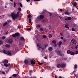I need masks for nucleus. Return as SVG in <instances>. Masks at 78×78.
<instances>
[{"label": "nucleus", "mask_w": 78, "mask_h": 78, "mask_svg": "<svg viewBox=\"0 0 78 78\" xmlns=\"http://www.w3.org/2000/svg\"><path fill=\"white\" fill-rule=\"evenodd\" d=\"M19 16V12H18L16 14H15L14 13H12L11 14V16L12 17L13 20H16L18 17Z\"/></svg>", "instance_id": "1"}, {"label": "nucleus", "mask_w": 78, "mask_h": 78, "mask_svg": "<svg viewBox=\"0 0 78 78\" xmlns=\"http://www.w3.org/2000/svg\"><path fill=\"white\" fill-rule=\"evenodd\" d=\"M20 35V34L19 33H15V34H13L12 35V36L14 37H16L17 36H18Z\"/></svg>", "instance_id": "2"}, {"label": "nucleus", "mask_w": 78, "mask_h": 78, "mask_svg": "<svg viewBox=\"0 0 78 78\" xmlns=\"http://www.w3.org/2000/svg\"><path fill=\"white\" fill-rule=\"evenodd\" d=\"M24 62L26 65H30V63H29V62L28 60L26 59L24 61Z\"/></svg>", "instance_id": "3"}, {"label": "nucleus", "mask_w": 78, "mask_h": 78, "mask_svg": "<svg viewBox=\"0 0 78 78\" xmlns=\"http://www.w3.org/2000/svg\"><path fill=\"white\" fill-rule=\"evenodd\" d=\"M72 19V18L71 17H68L67 18H65L64 20H70Z\"/></svg>", "instance_id": "4"}, {"label": "nucleus", "mask_w": 78, "mask_h": 78, "mask_svg": "<svg viewBox=\"0 0 78 78\" xmlns=\"http://www.w3.org/2000/svg\"><path fill=\"white\" fill-rule=\"evenodd\" d=\"M71 42L73 44L76 43V41L75 39H73L71 40Z\"/></svg>", "instance_id": "5"}, {"label": "nucleus", "mask_w": 78, "mask_h": 78, "mask_svg": "<svg viewBox=\"0 0 78 78\" xmlns=\"http://www.w3.org/2000/svg\"><path fill=\"white\" fill-rule=\"evenodd\" d=\"M65 13L66 14H67V15H69V14H70L72 13V12H69L66 11H65Z\"/></svg>", "instance_id": "6"}, {"label": "nucleus", "mask_w": 78, "mask_h": 78, "mask_svg": "<svg viewBox=\"0 0 78 78\" xmlns=\"http://www.w3.org/2000/svg\"><path fill=\"white\" fill-rule=\"evenodd\" d=\"M56 53H57V54L58 55H61V52L58 50L56 51Z\"/></svg>", "instance_id": "7"}, {"label": "nucleus", "mask_w": 78, "mask_h": 78, "mask_svg": "<svg viewBox=\"0 0 78 78\" xmlns=\"http://www.w3.org/2000/svg\"><path fill=\"white\" fill-rule=\"evenodd\" d=\"M73 7L75 8V7H76V6L77 5V3L76 2H74V3H73Z\"/></svg>", "instance_id": "8"}, {"label": "nucleus", "mask_w": 78, "mask_h": 78, "mask_svg": "<svg viewBox=\"0 0 78 78\" xmlns=\"http://www.w3.org/2000/svg\"><path fill=\"white\" fill-rule=\"evenodd\" d=\"M8 60L6 59L5 60L3 61V63L4 64H8Z\"/></svg>", "instance_id": "9"}, {"label": "nucleus", "mask_w": 78, "mask_h": 78, "mask_svg": "<svg viewBox=\"0 0 78 78\" xmlns=\"http://www.w3.org/2000/svg\"><path fill=\"white\" fill-rule=\"evenodd\" d=\"M30 63L32 65H34V64H35V62L34 61H33V60H32L31 61Z\"/></svg>", "instance_id": "10"}, {"label": "nucleus", "mask_w": 78, "mask_h": 78, "mask_svg": "<svg viewBox=\"0 0 78 78\" xmlns=\"http://www.w3.org/2000/svg\"><path fill=\"white\" fill-rule=\"evenodd\" d=\"M37 46L39 48H41V47H42V45H41V44L39 43H38L37 44Z\"/></svg>", "instance_id": "11"}, {"label": "nucleus", "mask_w": 78, "mask_h": 78, "mask_svg": "<svg viewBox=\"0 0 78 78\" xmlns=\"http://www.w3.org/2000/svg\"><path fill=\"white\" fill-rule=\"evenodd\" d=\"M8 43L10 44H12V40L11 39H9L8 40Z\"/></svg>", "instance_id": "12"}, {"label": "nucleus", "mask_w": 78, "mask_h": 78, "mask_svg": "<svg viewBox=\"0 0 78 78\" xmlns=\"http://www.w3.org/2000/svg\"><path fill=\"white\" fill-rule=\"evenodd\" d=\"M65 67H66V64H62L61 65V67L62 68H64Z\"/></svg>", "instance_id": "13"}, {"label": "nucleus", "mask_w": 78, "mask_h": 78, "mask_svg": "<svg viewBox=\"0 0 78 78\" xmlns=\"http://www.w3.org/2000/svg\"><path fill=\"white\" fill-rule=\"evenodd\" d=\"M40 17L41 19H44V16L43 15H40Z\"/></svg>", "instance_id": "14"}, {"label": "nucleus", "mask_w": 78, "mask_h": 78, "mask_svg": "<svg viewBox=\"0 0 78 78\" xmlns=\"http://www.w3.org/2000/svg\"><path fill=\"white\" fill-rule=\"evenodd\" d=\"M48 50L49 51H52L53 49L52 48V47H49L48 48Z\"/></svg>", "instance_id": "15"}, {"label": "nucleus", "mask_w": 78, "mask_h": 78, "mask_svg": "<svg viewBox=\"0 0 78 78\" xmlns=\"http://www.w3.org/2000/svg\"><path fill=\"white\" fill-rule=\"evenodd\" d=\"M8 55L9 56H12V54L9 51H8L7 53Z\"/></svg>", "instance_id": "16"}, {"label": "nucleus", "mask_w": 78, "mask_h": 78, "mask_svg": "<svg viewBox=\"0 0 78 78\" xmlns=\"http://www.w3.org/2000/svg\"><path fill=\"white\" fill-rule=\"evenodd\" d=\"M65 28H68V29H69V27H68V24H66V25H65Z\"/></svg>", "instance_id": "17"}, {"label": "nucleus", "mask_w": 78, "mask_h": 78, "mask_svg": "<svg viewBox=\"0 0 78 78\" xmlns=\"http://www.w3.org/2000/svg\"><path fill=\"white\" fill-rule=\"evenodd\" d=\"M3 53H5V55H7L8 54V52L5 50L3 51Z\"/></svg>", "instance_id": "18"}, {"label": "nucleus", "mask_w": 78, "mask_h": 78, "mask_svg": "<svg viewBox=\"0 0 78 78\" xmlns=\"http://www.w3.org/2000/svg\"><path fill=\"white\" fill-rule=\"evenodd\" d=\"M3 53H5V55H7L8 54V52L5 50L3 51Z\"/></svg>", "instance_id": "19"}, {"label": "nucleus", "mask_w": 78, "mask_h": 78, "mask_svg": "<svg viewBox=\"0 0 78 78\" xmlns=\"http://www.w3.org/2000/svg\"><path fill=\"white\" fill-rule=\"evenodd\" d=\"M61 44H62V42L59 41L58 42V46L59 47L61 45Z\"/></svg>", "instance_id": "20"}, {"label": "nucleus", "mask_w": 78, "mask_h": 78, "mask_svg": "<svg viewBox=\"0 0 78 78\" xmlns=\"http://www.w3.org/2000/svg\"><path fill=\"white\" fill-rule=\"evenodd\" d=\"M13 76H14V77H16V76H18V74H14L12 75Z\"/></svg>", "instance_id": "21"}, {"label": "nucleus", "mask_w": 78, "mask_h": 78, "mask_svg": "<svg viewBox=\"0 0 78 78\" xmlns=\"http://www.w3.org/2000/svg\"><path fill=\"white\" fill-rule=\"evenodd\" d=\"M7 24H8V23L7 22H6L3 24V27H5V26H6V25Z\"/></svg>", "instance_id": "22"}, {"label": "nucleus", "mask_w": 78, "mask_h": 78, "mask_svg": "<svg viewBox=\"0 0 78 78\" xmlns=\"http://www.w3.org/2000/svg\"><path fill=\"white\" fill-rule=\"evenodd\" d=\"M58 68H60V67H61V65L60 64H58L57 65Z\"/></svg>", "instance_id": "23"}, {"label": "nucleus", "mask_w": 78, "mask_h": 78, "mask_svg": "<svg viewBox=\"0 0 78 78\" xmlns=\"http://www.w3.org/2000/svg\"><path fill=\"white\" fill-rule=\"evenodd\" d=\"M20 39V40H21V41H24L25 40V39H24V38H23V37H21Z\"/></svg>", "instance_id": "24"}, {"label": "nucleus", "mask_w": 78, "mask_h": 78, "mask_svg": "<svg viewBox=\"0 0 78 78\" xmlns=\"http://www.w3.org/2000/svg\"><path fill=\"white\" fill-rule=\"evenodd\" d=\"M71 52V51L70 50H68L67 51V53L68 54H70Z\"/></svg>", "instance_id": "25"}, {"label": "nucleus", "mask_w": 78, "mask_h": 78, "mask_svg": "<svg viewBox=\"0 0 78 78\" xmlns=\"http://www.w3.org/2000/svg\"><path fill=\"white\" fill-rule=\"evenodd\" d=\"M42 37H43V38H47V36H46L45 35H42Z\"/></svg>", "instance_id": "26"}, {"label": "nucleus", "mask_w": 78, "mask_h": 78, "mask_svg": "<svg viewBox=\"0 0 78 78\" xmlns=\"http://www.w3.org/2000/svg\"><path fill=\"white\" fill-rule=\"evenodd\" d=\"M70 54L71 55H75V53H74L72 52H71Z\"/></svg>", "instance_id": "27"}, {"label": "nucleus", "mask_w": 78, "mask_h": 78, "mask_svg": "<svg viewBox=\"0 0 78 78\" xmlns=\"http://www.w3.org/2000/svg\"><path fill=\"white\" fill-rule=\"evenodd\" d=\"M5 47H6L9 48V47H10V46L9 44H7L6 45Z\"/></svg>", "instance_id": "28"}, {"label": "nucleus", "mask_w": 78, "mask_h": 78, "mask_svg": "<svg viewBox=\"0 0 78 78\" xmlns=\"http://www.w3.org/2000/svg\"><path fill=\"white\" fill-rule=\"evenodd\" d=\"M6 37L5 36H3L2 37V39L3 40L5 39L6 38Z\"/></svg>", "instance_id": "29"}, {"label": "nucleus", "mask_w": 78, "mask_h": 78, "mask_svg": "<svg viewBox=\"0 0 78 78\" xmlns=\"http://www.w3.org/2000/svg\"><path fill=\"white\" fill-rule=\"evenodd\" d=\"M28 18H31V17H32V16L31 15H29L28 16Z\"/></svg>", "instance_id": "30"}, {"label": "nucleus", "mask_w": 78, "mask_h": 78, "mask_svg": "<svg viewBox=\"0 0 78 78\" xmlns=\"http://www.w3.org/2000/svg\"><path fill=\"white\" fill-rule=\"evenodd\" d=\"M40 31H44V29H43V28H40Z\"/></svg>", "instance_id": "31"}, {"label": "nucleus", "mask_w": 78, "mask_h": 78, "mask_svg": "<svg viewBox=\"0 0 78 78\" xmlns=\"http://www.w3.org/2000/svg\"><path fill=\"white\" fill-rule=\"evenodd\" d=\"M29 22L30 23H31V19H29Z\"/></svg>", "instance_id": "32"}, {"label": "nucleus", "mask_w": 78, "mask_h": 78, "mask_svg": "<svg viewBox=\"0 0 78 78\" xmlns=\"http://www.w3.org/2000/svg\"><path fill=\"white\" fill-rule=\"evenodd\" d=\"M16 2H14V7H16Z\"/></svg>", "instance_id": "33"}, {"label": "nucleus", "mask_w": 78, "mask_h": 78, "mask_svg": "<svg viewBox=\"0 0 78 78\" xmlns=\"http://www.w3.org/2000/svg\"><path fill=\"white\" fill-rule=\"evenodd\" d=\"M52 43L53 44H56V41L55 40H54L52 41Z\"/></svg>", "instance_id": "34"}, {"label": "nucleus", "mask_w": 78, "mask_h": 78, "mask_svg": "<svg viewBox=\"0 0 78 78\" xmlns=\"http://www.w3.org/2000/svg\"><path fill=\"white\" fill-rule=\"evenodd\" d=\"M52 37V36H51V34H49V38H51V37Z\"/></svg>", "instance_id": "35"}, {"label": "nucleus", "mask_w": 78, "mask_h": 78, "mask_svg": "<svg viewBox=\"0 0 78 78\" xmlns=\"http://www.w3.org/2000/svg\"><path fill=\"white\" fill-rule=\"evenodd\" d=\"M4 66H5V67H9V66H8V64H5L4 65Z\"/></svg>", "instance_id": "36"}, {"label": "nucleus", "mask_w": 78, "mask_h": 78, "mask_svg": "<svg viewBox=\"0 0 78 78\" xmlns=\"http://www.w3.org/2000/svg\"><path fill=\"white\" fill-rule=\"evenodd\" d=\"M44 30H45V32H48V30L46 28L44 29Z\"/></svg>", "instance_id": "37"}, {"label": "nucleus", "mask_w": 78, "mask_h": 78, "mask_svg": "<svg viewBox=\"0 0 78 78\" xmlns=\"http://www.w3.org/2000/svg\"><path fill=\"white\" fill-rule=\"evenodd\" d=\"M48 13H49V16H51L52 15V13H50L49 12H48Z\"/></svg>", "instance_id": "38"}, {"label": "nucleus", "mask_w": 78, "mask_h": 78, "mask_svg": "<svg viewBox=\"0 0 78 78\" xmlns=\"http://www.w3.org/2000/svg\"><path fill=\"white\" fill-rule=\"evenodd\" d=\"M37 27H38V28H40L41 27V25H37Z\"/></svg>", "instance_id": "39"}, {"label": "nucleus", "mask_w": 78, "mask_h": 78, "mask_svg": "<svg viewBox=\"0 0 78 78\" xmlns=\"http://www.w3.org/2000/svg\"><path fill=\"white\" fill-rule=\"evenodd\" d=\"M74 68L75 69H76L77 68V65H74Z\"/></svg>", "instance_id": "40"}, {"label": "nucleus", "mask_w": 78, "mask_h": 78, "mask_svg": "<svg viewBox=\"0 0 78 78\" xmlns=\"http://www.w3.org/2000/svg\"><path fill=\"white\" fill-rule=\"evenodd\" d=\"M29 72L30 73H32L33 72V71L32 70H30L29 71Z\"/></svg>", "instance_id": "41"}, {"label": "nucleus", "mask_w": 78, "mask_h": 78, "mask_svg": "<svg viewBox=\"0 0 78 78\" xmlns=\"http://www.w3.org/2000/svg\"><path fill=\"white\" fill-rule=\"evenodd\" d=\"M18 28H21V26L20 25H18Z\"/></svg>", "instance_id": "42"}, {"label": "nucleus", "mask_w": 78, "mask_h": 78, "mask_svg": "<svg viewBox=\"0 0 78 78\" xmlns=\"http://www.w3.org/2000/svg\"><path fill=\"white\" fill-rule=\"evenodd\" d=\"M38 64H39V65H42L43 64L41 62H38Z\"/></svg>", "instance_id": "43"}, {"label": "nucleus", "mask_w": 78, "mask_h": 78, "mask_svg": "<svg viewBox=\"0 0 78 78\" xmlns=\"http://www.w3.org/2000/svg\"><path fill=\"white\" fill-rule=\"evenodd\" d=\"M18 10H22V9L20 7H18Z\"/></svg>", "instance_id": "44"}, {"label": "nucleus", "mask_w": 78, "mask_h": 78, "mask_svg": "<svg viewBox=\"0 0 78 78\" xmlns=\"http://www.w3.org/2000/svg\"><path fill=\"white\" fill-rule=\"evenodd\" d=\"M2 73L3 74H4V75H5V72H3V71H2Z\"/></svg>", "instance_id": "45"}, {"label": "nucleus", "mask_w": 78, "mask_h": 78, "mask_svg": "<svg viewBox=\"0 0 78 78\" xmlns=\"http://www.w3.org/2000/svg\"><path fill=\"white\" fill-rule=\"evenodd\" d=\"M33 1H34V2L37 1V2L38 1H41V0H33Z\"/></svg>", "instance_id": "46"}, {"label": "nucleus", "mask_w": 78, "mask_h": 78, "mask_svg": "<svg viewBox=\"0 0 78 78\" xmlns=\"http://www.w3.org/2000/svg\"><path fill=\"white\" fill-rule=\"evenodd\" d=\"M20 6L21 8H22L23 6H22V3H20Z\"/></svg>", "instance_id": "47"}, {"label": "nucleus", "mask_w": 78, "mask_h": 78, "mask_svg": "<svg viewBox=\"0 0 78 78\" xmlns=\"http://www.w3.org/2000/svg\"><path fill=\"white\" fill-rule=\"evenodd\" d=\"M7 21L9 23H10V22H11V21H10L9 20H8Z\"/></svg>", "instance_id": "48"}, {"label": "nucleus", "mask_w": 78, "mask_h": 78, "mask_svg": "<svg viewBox=\"0 0 78 78\" xmlns=\"http://www.w3.org/2000/svg\"><path fill=\"white\" fill-rule=\"evenodd\" d=\"M61 39H64V37H60Z\"/></svg>", "instance_id": "49"}, {"label": "nucleus", "mask_w": 78, "mask_h": 78, "mask_svg": "<svg viewBox=\"0 0 78 78\" xmlns=\"http://www.w3.org/2000/svg\"><path fill=\"white\" fill-rule=\"evenodd\" d=\"M72 31H75V29H74V28H72Z\"/></svg>", "instance_id": "50"}, {"label": "nucleus", "mask_w": 78, "mask_h": 78, "mask_svg": "<svg viewBox=\"0 0 78 78\" xmlns=\"http://www.w3.org/2000/svg\"><path fill=\"white\" fill-rule=\"evenodd\" d=\"M41 50H44V47L42 48Z\"/></svg>", "instance_id": "51"}, {"label": "nucleus", "mask_w": 78, "mask_h": 78, "mask_svg": "<svg viewBox=\"0 0 78 78\" xmlns=\"http://www.w3.org/2000/svg\"><path fill=\"white\" fill-rule=\"evenodd\" d=\"M63 9H58V10H63Z\"/></svg>", "instance_id": "52"}, {"label": "nucleus", "mask_w": 78, "mask_h": 78, "mask_svg": "<svg viewBox=\"0 0 78 78\" xmlns=\"http://www.w3.org/2000/svg\"><path fill=\"white\" fill-rule=\"evenodd\" d=\"M67 37H68V38H70V36L69 35H68Z\"/></svg>", "instance_id": "53"}, {"label": "nucleus", "mask_w": 78, "mask_h": 78, "mask_svg": "<svg viewBox=\"0 0 78 78\" xmlns=\"http://www.w3.org/2000/svg\"><path fill=\"white\" fill-rule=\"evenodd\" d=\"M60 35L61 36H63V34L62 33H60Z\"/></svg>", "instance_id": "54"}, {"label": "nucleus", "mask_w": 78, "mask_h": 78, "mask_svg": "<svg viewBox=\"0 0 78 78\" xmlns=\"http://www.w3.org/2000/svg\"><path fill=\"white\" fill-rule=\"evenodd\" d=\"M28 30L29 31L31 30V28H29V29H28Z\"/></svg>", "instance_id": "55"}, {"label": "nucleus", "mask_w": 78, "mask_h": 78, "mask_svg": "<svg viewBox=\"0 0 78 78\" xmlns=\"http://www.w3.org/2000/svg\"><path fill=\"white\" fill-rule=\"evenodd\" d=\"M63 42H65L66 41V39H64L63 40Z\"/></svg>", "instance_id": "56"}, {"label": "nucleus", "mask_w": 78, "mask_h": 78, "mask_svg": "<svg viewBox=\"0 0 78 78\" xmlns=\"http://www.w3.org/2000/svg\"><path fill=\"white\" fill-rule=\"evenodd\" d=\"M26 1L27 2H28L30 1V0H27Z\"/></svg>", "instance_id": "57"}, {"label": "nucleus", "mask_w": 78, "mask_h": 78, "mask_svg": "<svg viewBox=\"0 0 78 78\" xmlns=\"http://www.w3.org/2000/svg\"><path fill=\"white\" fill-rule=\"evenodd\" d=\"M54 47H56V46H57V45L56 44H54Z\"/></svg>", "instance_id": "58"}, {"label": "nucleus", "mask_w": 78, "mask_h": 78, "mask_svg": "<svg viewBox=\"0 0 78 78\" xmlns=\"http://www.w3.org/2000/svg\"><path fill=\"white\" fill-rule=\"evenodd\" d=\"M78 51H76V54H78Z\"/></svg>", "instance_id": "59"}, {"label": "nucleus", "mask_w": 78, "mask_h": 78, "mask_svg": "<svg viewBox=\"0 0 78 78\" xmlns=\"http://www.w3.org/2000/svg\"><path fill=\"white\" fill-rule=\"evenodd\" d=\"M75 48H76V49H77V48H78V47L76 46Z\"/></svg>", "instance_id": "60"}, {"label": "nucleus", "mask_w": 78, "mask_h": 78, "mask_svg": "<svg viewBox=\"0 0 78 78\" xmlns=\"http://www.w3.org/2000/svg\"><path fill=\"white\" fill-rule=\"evenodd\" d=\"M64 60H67V58H65L64 59Z\"/></svg>", "instance_id": "61"}, {"label": "nucleus", "mask_w": 78, "mask_h": 78, "mask_svg": "<svg viewBox=\"0 0 78 78\" xmlns=\"http://www.w3.org/2000/svg\"><path fill=\"white\" fill-rule=\"evenodd\" d=\"M1 44H2V42L1 41H0V45H1Z\"/></svg>", "instance_id": "62"}, {"label": "nucleus", "mask_w": 78, "mask_h": 78, "mask_svg": "<svg viewBox=\"0 0 78 78\" xmlns=\"http://www.w3.org/2000/svg\"><path fill=\"white\" fill-rule=\"evenodd\" d=\"M5 8H7V6H6V5L5 6Z\"/></svg>", "instance_id": "63"}, {"label": "nucleus", "mask_w": 78, "mask_h": 78, "mask_svg": "<svg viewBox=\"0 0 78 78\" xmlns=\"http://www.w3.org/2000/svg\"><path fill=\"white\" fill-rule=\"evenodd\" d=\"M58 78H62V77L60 76L58 77Z\"/></svg>", "instance_id": "64"}]
</instances>
